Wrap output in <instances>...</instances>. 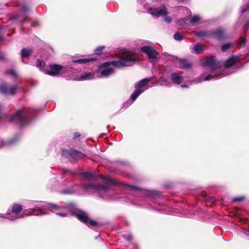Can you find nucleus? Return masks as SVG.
<instances>
[{"mask_svg":"<svg viewBox=\"0 0 249 249\" xmlns=\"http://www.w3.org/2000/svg\"><path fill=\"white\" fill-rule=\"evenodd\" d=\"M137 60L136 54L130 52H124L120 55L118 60L106 62L102 64L99 68L98 72L102 77H107L114 72L113 68L108 67L110 65L117 68L128 67L134 65Z\"/></svg>","mask_w":249,"mask_h":249,"instance_id":"obj_1","label":"nucleus"},{"mask_svg":"<svg viewBox=\"0 0 249 249\" xmlns=\"http://www.w3.org/2000/svg\"><path fill=\"white\" fill-rule=\"evenodd\" d=\"M35 110L31 108L18 109L9 117V121L15 123L20 126L28 124L34 115Z\"/></svg>","mask_w":249,"mask_h":249,"instance_id":"obj_2","label":"nucleus"},{"mask_svg":"<svg viewBox=\"0 0 249 249\" xmlns=\"http://www.w3.org/2000/svg\"><path fill=\"white\" fill-rule=\"evenodd\" d=\"M148 11L151 15L156 18H163L164 21L168 23L172 22V18L168 15L167 9L164 4L161 5L160 9L150 7L148 8Z\"/></svg>","mask_w":249,"mask_h":249,"instance_id":"obj_3","label":"nucleus"},{"mask_svg":"<svg viewBox=\"0 0 249 249\" xmlns=\"http://www.w3.org/2000/svg\"><path fill=\"white\" fill-rule=\"evenodd\" d=\"M71 214L89 228L91 226H96L99 225L96 221L89 218L87 213L83 211L77 210V211H72Z\"/></svg>","mask_w":249,"mask_h":249,"instance_id":"obj_4","label":"nucleus"},{"mask_svg":"<svg viewBox=\"0 0 249 249\" xmlns=\"http://www.w3.org/2000/svg\"><path fill=\"white\" fill-rule=\"evenodd\" d=\"M18 86L3 82L0 84V93L5 95L14 96L16 94Z\"/></svg>","mask_w":249,"mask_h":249,"instance_id":"obj_5","label":"nucleus"},{"mask_svg":"<svg viewBox=\"0 0 249 249\" xmlns=\"http://www.w3.org/2000/svg\"><path fill=\"white\" fill-rule=\"evenodd\" d=\"M196 36L198 37H202L204 36H211L212 38L222 40L227 38V36L225 34V32H196Z\"/></svg>","mask_w":249,"mask_h":249,"instance_id":"obj_6","label":"nucleus"},{"mask_svg":"<svg viewBox=\"0 0 249 249\" xmlns=\"http://www.w3.org/2000/svg\"><path fill=\"white\" fill-rule=\"evenodd\" d=\"M141 50L147 55L151 63H155L157 61V56L159 53L151 47L144 46L141 48Z\"/></svg>","mask_w":249,"mask_h":249,"instance_id":"obj_7","label":"nucleus"},{"mask_svg":"<svg viewBox=\"0 0 249 249\" xmlns=\"http://www.w3.org/2000/svg\"><path fill=\"white\" fill-rule=\"evenodd\" d=\"M62 155L69 159L71 162H75L77 160V158L75 156H81L82 157H86V155L81 153L79 151L71 149L70 150L67 149L62 150Z\"/></svg>","mask_w":249,"mask_h":249,"instance_id":"obj_8","label":"nucleus"},{"mask_svg":"<svg viewBox=\"0 0 249 249\" xmlns=\"http://www.w3.org/2000/svg\"><path fill=\"white\" fill-rule=\"evenodd\" d=\"M205 65L209 67L211 72H213L216 70L220 69L221 66L220 61L211 56L206 59L205 62Z\"/></svg>","mask_w":249,"mask_h":249,"instance_id":"obj_9","label":"nucleus"},{"mask_svg":"<svg viewBox=\"0 0 249 249\" xmlns=\"http://www.w3.org/2000/svg\"><path fill=\"white\" fill-rule=\"evenodd\" d=\"M50 70H44L45 73L50 76H56L59 74L63 69V67L58 64H53L50 65Z\"/></svg>","mask_w":249,"mask_h":249,"instance_id":"obj_10","label":"nucleus"},{"mask_svg":"<svg viewBox=\"0 0 249 249\" xmlns=\"http://www.w3.org/2000/svg\"><path fill=\"white\" fill-rule=\"evenodd\" d=\"M99 177L100 178L104 179V182L109 186H114L117 185V183L116 180L114 179L104 176L100 175Z\"/></svg>","mask_w":249,"mask_h":249,"instance_id":"obj_11","label":"nucleus"},{"mask_svg":"<svg viewBox=\"0 0 249 249\" xmlns=\"http://www.w3.org/2000/svg\"><path fill=\"white\" fill-rule=\"evenodd\" d=\"M171 79L174 83L179 85L182 82L183 79L177 73L174 72L171 75Z\"/></svg>","mask_w":249,"mask_h":249,"instance_id":"obj_12","label":"nucleus"},{"mask_svg":"<svg viewBox=\"0 0 249 249\" xmlns=\"http://www.w3.org/2000/svg\"><path fill=\"white\" fill-rule=\"evenodd\" d=\"M237 57H235L233 55L229 57L224 63L225 68H229L237 62Z\"/></svg>","mask_w":249,"mask_h":249,"instance_id":"obj_13","label":"nucleus"},{"mask_svg":"<svg viewBox=\"0 0 249 249\" xmlns=\"http://www.w3.org/2000/svg\"><path fill=\"white\" fill-rule=\"evenodd\" d=\"M201 19L199 15H195L190 19H188V23L192 26L197 25L200 23Z\"/></svg>","mask_w":249,"mask_h":249,"instance_id":"obj_14","label":"nucleus"},{"mask_svg":"<svg viewBox=\"0 0 249 249\" xmlns=\"http://www.w3.org/2000/svg\"><path fill=\"white\" fill-rule=\"evenodd\" d=\"M206 46L200 43H196L193 46L194 52L196 54L201 53L205 49Z\"/></svg>","mask_w":249,"mask_h":249,"instance_id":"obj_15","label":"nucleus"},{"mask_svg":"<svg viewBox=\"0 0 249 249\" xmlns=\"http://www.w3.org/2000/svg\"><path fill=\"white\" fill-rule=\"evenodd\" d=\"M97 59L94 57H88L86 58H81L78 59L76 60H73L72 62L74 63L77 64H85L87 63H89L91 61H95Z\"/></svg>","mask_w":249,"mask_h":249,"instance_id":"obj_16","label":"nucleus"},{"mask_svg":"<svg viewBox=\"0 0 249 249\" xmlns=\"http://www.w3.org/2000/svg\"><path fill=\"white\" fill-rule=\"evenodd\" d=\"M150 79L146 78L139 81L136 85L135 88L140 89L146 86L150 82Z\"/></svg>","mask_w":249,"mask_h":249,"instance_id":"obj_17","label":"nucleus"},{"mask_svg":"<svg viewBox=\"0 0 249 249\" xmlns=\"http://www.w3.org/2000/svg\"><path fill=\"white\" fill-rule=\"evenodd\" d=\"M33 52V51L31 49L23 48L21 51V57H28L31 55Z\"/></svg>","mask_w":249,"mask_h":249,"instance_id":"obj_18","label":"nucleus"},{"mask_svg":"<svg viewBox=\"0 0 249 249\" xmlns=\"http://www.w3.org/2000/svg\"><path fill=\"white\" fill-rule=\"evenodd\" d=\"M180 65V68L182 69H188L192 67L191 63L186 59H181L179 61Z\"/></svg>","mask_w":249,"mask_h":249,"instance_id":"obj_19","label":"nucleus"},{"mask_svg":"<svg viewBox=\"0 0 249 249\" xmlns=\"http://www.w3.org/2000/svg\"><path fill=\"white\" fill-rule=\"evenodd\" d=\"M23 209L22 206L19 204H14L12 208V212L14 213H18Z\"/></svg>","mask_w":249,"mask_h":249,"instance_id":"obj_20","label":"nucleus"},{"mask_svg":"<svg viewBox=\"0 0 249 249\" xmlns=\"http://www.w3.org/2000/svg\"><path fill=\"white\" fill-rule=\"evenodd\" d=\"M49 208L50 209V211L52 212H54V211L58 212L61 209L64 208V207L62 206L57 205L53 204H49L48 205Z\"/></svg>","mask_w":249,"mask_h":249,"instance_id":"obj_21","label":"nucleus"},{"mask_svg":"<svg viewBox=\"0 0 249 249\" xmlns=\"http://www.w3.org/2000/svg\"><path fill=\"white\" fill-rule=\"evenodd\" d=\"M143 92V90H142L140 89H136L135 91L132 93L131 95V99L132 101H134L137 99V98Z\"/></svg>","mask_w":249,"mask_h":249,"instance_id":"obj_22","label":"nucleus"},{"mask_svg":"<svg viewBox=\"0 0 249 249\" xmlns=\"http://www.w3.org/2000/svg\"><path fill=\"white\" fill-rule=\"evenodd\" d=\"M246 39L245 37L241 36L237 40V46L238 47H245L246 45Z\"/></svg>","mask_w":249,"mask_h":249,"instance_id":"obj_23","label":"nucleus"},{"mask_svg":"<svg viewBox=\"0 0 249 249\" xmlns=\"http://www.w3.org/2000/svg\"><path fill=\"white\" fill-rule=\"evenodd\" d=\"M109 189V187L107 185L101 183L96 184V190H102L107 192Z\"/></svg>","mask_w":249,"mask_h":249,"instance_id":"obj_24","label":"nucleus"},{"mask_svg":"<svg viewBox=\"0 0 249 249\" xmlns=\"http://www.w3.org/2000/svg\"><path fill=\"white\" fill-rule=\"evenodd\" d=\"M81 176L83 177L86 179H92L94 178V176L93 174L90 172H83L80 173Z\"/></svg>","mask_w":249,"mask_h":249,"instance_id":"obj_25","label":"nucleus"},{"mask_svg":"<svg viewBox=\"0 0 249 249\" xmlns=\"http://www.w3.org/2000/svg\"><path fill=\"white\" fill-rule=\"evenodd\" d=\"M184 38V35L181 32H176L174 35V38L177 41H181Z\"/></svg>","mask_w":249,"mask_h":249,"instance_id":"obj_26","label":"nucleus"},{"mask_svg":"<svg viewBox=\"0 0 249 249\" xmlns=\"http://www.w3.org/2000/svg\"><path fill=\"white\" fill-rule=\"evenodd\" d=\"M96 184H92V183H87L83 184V188L85 190H89V189H94L96 190Z\"/></svg>","mask_w":249,"mask_h":249,"instance_id":"obj_27","label":"nucleus"},{"mask_svg":"<svg viewBox=\"0 0 249 249\" xmlns=\"http://www.w3.org/2000/svg\"><path fill=\"white\" fill-rule=\"evenodd\" d=\"M178 25L183 26L188 23V18H184L178 19L177 22Z\"/></svg>","mask_w":249,"mask_h":249,"instance_id":"obj_28","label":"nucleus"},{"mask_svg":"<svg viewBox=\"0 0 249 249\" xmlns=\"http://www.w3.org/2000/svg\"><path fill=\"white\" fill-rule=\"evenodd\" d=\"M105 47L103 46H98L94 50V53L97 55H101L103 53V51L105 49Z\"/></svg>","mask_w":249,"mask_h":249,"instance_id":"obj_29","label":"nucleus"},{"mask_svg":"<svg viewBox=\"0 0 249 249\" xmlns=\"http://www.w3.org/2000/svg\"><path fill=\"white\" fill-rule=\"evenodd\" d=\"M91 74L90 72H84L80 77V80H84L90 78Z\"/></svg>","mask_w":249,"mask_h":249,"instance_id":"obj_30","label":"nucleus"},{"mask_svg":"<svg viewBox=\"0 0 249 249\" xmlns=\"http://www.w3.org/2000/svg\"><path fill=\"white\" fill-rule=\"evenodd\" d=\"M45 65L44 62L42 61L40 59H37L36 61V66L38 68H39L41 70H44L43 68Z\"/></svg>","mask_w":249,"mask_h":249,"instance_id":"obj_31","label":"nucleus"},{"mask_svg":"<svg viewBox=\"0 0 249 249\" xmlns=\"http://www.w3.org/2000/svg\"><path fill=\"white\" fill-rule=\"evenodd\" d=\"M123 184L124 186L128 187L130 189V190H133V191L141 190V189L137 186L131 185H129L127 183H124Z\"/></svg>","mask_w":249,"mask_h":249,"instance_id":"obj_32","label":"nucleus"},{"mask_svg":"<svg viewBox=\"0 0 249 249\" xmlns=\"http://www.w3.org/2000/svg\"><path fill=\"white\" fill-rule=\"evenodd\" d=\"M231 46V43H227L224 44L221 47V50L223 52H227Z\"/></svg>","mask_w":249,"mask_h":249,"instance_id":"obj_33","label":"nucleus"},{"mask_svg":"<svg viewBox=\"0 0 249 249\" xmlns=\"http://www.w3.org/2000/svg\"><path fill=\"white\" fill-rule=\"evenodd\" d=\"M19 139V136L18 135H16L15 136V137L12 139H11L8 141V144H12L17 142Z\"/></svg>","mask_w":249,"mask_h":249,"instance_id":"obj_34","label":"nucleus"},{"mask_svg":"<svg viewBox=\"0 0 249 249\" xmlns=\"http://www.w3.org/2000/svg\"><path fill=\"white\" fill-rule=\"evenodd\" d=\"M6 73L7 74L12 76L14 77H17V73L14 70H8V71H7Z\"/></svg>","mask_w":249,"mask_h":249,"instance_id":"obj_35","label":"nucleus"},{"mask_svg":"<svg viewBox=\"0 0 249 249\" xmlns=\"http://www.w3.org/2000/svg\"><path fill=\"white\" fill-rule=\"evenodd\" d=\"M244 197L243 196H237L232 198V201L233 202H240L244 200Z\"/></svg>","mask_w":249,"mask_h":249,"instance_id":"obj_36","label":"nucleus"},{"mask_svg":"<svg viewBox=\"0 0 249 249\" xmlns=\"http://www.w3.org/2000/svg\"><path fill=\"white\" fill-rule=\"evenodd\" d=\"M249 10V4L246 5L245 6L243 7L242 9L241 12L244 13Z\"/></svg>","mask_w":249,"mask_h":249,"instance_id":"obj_37","label":"nucleus"},{"mask_svg":"<svg viewBox=\"0 0 249 249\" xmlns=\"http://www.w3.org/2000/svg\"><path fill=\"white\" fill-rule=\"evenodd\" d=\"M21 9L24 12H27L29 10V8L26 4H23L21 6Z\"/></svg>","mask_w":249,"mask_h":249,"instance_id":"obj_38","label":"nucleus"},{"mask_svg":"<svg viewBox=\"0 0 249 249\" xmlns=\"http://www.w3.org/2000/svg\"><path fill=\"white\" fill-rule=\"evenodd\" d=\"M81 136V134L79 133V132H75L73 134V139H77L78 138V137H80Z\"/></svg>","mask_w":249,"mask_h":249,"instance_id":"obj_39","label":"nucleus"},{"mask_svg":"<svg viewBox=\"0 0 249 249\" xmlns=\"http://www.w3.org/2000/svg\"><path fill=\"white\" fill-rule=\"evenodd\" d=\"M56 214L62 217H66L67 216V214L65 213H57Z\"/></svg>","mask_w":249,"mask_h":249,"instance_id":"obj_40","label":"nucleus"},{"mask_svg":"<svg viewBox=\"0 0 249 249\" xmlns=\"http://www.w3.org/2000/svg\"><path fill=\"white\" fill-rule=\"evenodd\" d=\"M249 29V21H248L246 24L244 25V29L245 31H246Z\"/></svg>","mask_w":249,"mask_h":249,"instance_id":"obj_41","label":"nucleus"},{"mask_svg":"<svg viewBox=\"0 0 249 249\" xmlns=\"http://www.w3.org/2000/svg\"><path fill=\"white\" fill-rule=\"evenodd\" d=\"M213 77V76L211 75V74H209L208 75H207L204 79V80L205 81H208V80H210V79H211Z\"/></svg>","mask_w":249,"mask_h":249,"instance_id":"obj_42","label":"nucleus"},{"mask_svg":"<svg viewBox=\"0 0 249 249\" xmlns=\"http://www.w3.org/2000/svg\"><path fill=\"white\" fill-rule=\"evenodd\" d=\"M70 173L72 175H76L78 172L76 170L70 171Z\"/></svg>","mask_w":249,"mask_h":249,"instance_id":"obj_43","label":"nucleus"},{"mask_svg":"<svg viewBox=\"0 0 249 249\" xmlns=\"http://www.w3.org/2000/svg\"><path fill=\"white\" fill-rule=\"evenodd\" d=\"M68 171V169H63L62 172V176L63 178L65 177V174H66L67 173Z\"/></svg>","mask_w":249,"mask_h":249,"instance_id":"obj_44","label":"nucleus"},{"mask_svg":"<svg viewBox=\"0 0 249 249\" xmlns=\"http://www.w3.org/2000/svg\"><path fill=\"white\" fill-rule=\"evenodd\" d=\"M38 25H39V23L37 21L34 22L31 24V26L33 27L37 26Z\"/></svg>","mask_w":249,"mask_h":249,"instance_id":"obj_45","label":"nucleus"},{"mask_svg":"<svg viewBox=\"0 0 249 249\" xmlns=\"http://www.w3.org/2000/svg\"><path fill=\"white\" fill-rule=\"evenodd\" d=\"M5 60V58L3 55H0V60L4 61Z\"/></svg>","mask_w":249,"mask_h":249,"instance_id":"obj_46","label":"nucleus"},{"mask_svg":"<svg viewBox=\"0 0 249 249\" xmlns=\"http://www.w3.org/2000/svg\"><path fill=\"white\" fill-rule=\"evenodd\" d=\"M26 215V214L25 213H24L22 214L21 215H20L18 216L17 218H22V217H23Z\"/></svg>","mask_w":249,"mask_h":249,"instance_id":"obj_47","label":"nucleus"},{"mask_svg":"<svg viewBox=\"0 0 249 249\" xmlns=\"http://www.w3.org/2000/svg\"><path fill=\"white\" fill-rule=\"evenodd\" d=\"M40 211L41 213L42 214H45L48 213H47L44 212L43 210H40Z\"/></svg>","mask_w":249,"mask_h":249,"instance_id":"obj_48","label":"nucleus"},{"mask_svg":"<svg viewBox=\"0 0 249 249\" xmlns=\"http://www.w3.org/2000/svg\"><path fill=\"white\" fill-rule=\"evenodd\" d=\"M181 88H187L188 86L186 84H183L181 85Z\"/></svg>","mask_w":249,"mask_h":249,"instance_id":"obj_49","label":"nucleus"},{"mask_svg":"<svg viewBox=\"0 0 249 249\" xmlns=\"http://www.w3.org/2000/svg\"><path fill=\"white\" fill-rule=\"evenodd\" d=\"M134 249H139V246L138 245L134 244Z\"/></svg>","mask_w":249,"mask_h":249,"instance_id":"obj_50","label":"nucleus"},{"mask_svg":"<svg viewBox=\"0 0 249 249\" xmlns=\"http://www.w3.org/2000/svg\"><path fill=\"white\" fill-rule=\"evenodd\" d=\"M216 31H219V32H221V31H224V30L223 29H221V28H218Z\"/></svg>","mask_w":249,"mask_h":249,"instance_id":"obj_51","label":"nucleus"},{"mask_svg":"<svg viewBox=\"0 0 249 249\" xmlns=\"http://www.w3.org/2000/svg\"><path fill=\"white\" fill-rule=\"evenodd\" d=\"M4 146H5V144H4L3 143H2L1 145H0V148L1 147Z\"/></svg>","mask_w":249,"mask_h":249,"instance_id":"obj_52","label":"nucleus"},{"mask_svg":"<svg viewBox=\"0 0 249 249\" xmlns=\"http://www.w3.org/2000/svg\"><path fill=\"white\" fill-rule=\"evenodd\" d=\"M178 0L180 2H183L185 1V0Z\"/></svg>","mask_w":249,"mask_h":249,"instance_id":"obj_53","label":"nucleus"},{"mask_svg":"<svg viewBox=\"0 0 249 249\" xmlns=\"http://www.w3.org/2000/svg\"><path fill=\"white\" fill-rule=\"evenodd\" d=\"M0 30H3V29H2V26L1 24H0Z\"/></svg>","mask_w":249,"mask_h":249,"instance_id":"obj_54","label":"nucleus"},{"mask_svg":"<svg viewBox=\"0 0 249 249\" xmlns=\"http://www.w3.org/2000/svg\"><path fill=\"white\" fill-rule=\"evenodd\" d=\"M2 37L1 36V35H0V40H2Z\"/></svg>","mask_w":249,"mask_h":249,"instance_id":"obj_55","label":"nucleus"},{"mask_svg":"<svg viewBox=\"0 0 249 249\" xmlns=\"http://www.w3.org/2000/svg\"><path fill=\"white\" fill-rule=\"evenodd\" d=\"M70 171H71V170L68 169V171L67 172V173H70Z\"/></svg>","mask_w":249,"mask_h":249,"instance_id":"obj_56","label":"nucleus"},{"mask_svg":"<svg viewBox=\"0 0 249 249\" xmlns=\"http://www.w3.org/2000/svg\"><path fill=\"white\" fill-rule=\"evenodd\" d=\"M240 220H241V221H243V218H241V219H240Z\"/></svg>","mask_w":249,"mask_h":249,"instance_id":"obj_57","label":"nucleus"},{"mask_svg":"<svg viewBox=\"0 0 249 249\" xmlns=\"http://www.w3.org/2000/svg\"><path fill=\"white\" fill-rule=\"evenodd\" d=\"M1 118V116H0V118Z\"/></svg>","mask_w":249,"mask_h":249,"instance_id":"obj_58","label":"nucleus"}]
</instances>
